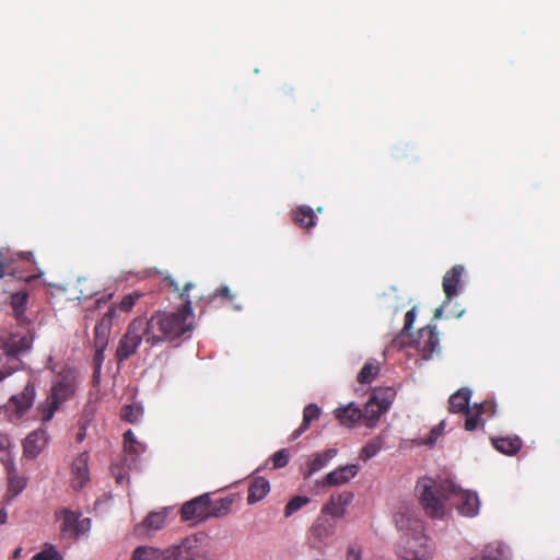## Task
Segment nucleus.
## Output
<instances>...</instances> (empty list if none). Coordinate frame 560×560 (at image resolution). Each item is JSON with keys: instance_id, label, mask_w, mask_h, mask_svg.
Returning a JSON list of instances; mask_svg holds the SVG:
<instances>
[{"instance_id": "13", "label": "nucleus", "mask_w": 560, "mask_h": 560, "mask_svg": "<svg viewBox=\"0 0 560 560\" xmlns=\"http://www.w3.org/2000/svg\"><path fill=\"white\" fill-rule=\"evenodd\" d=\"M354 494L351 491L332 494L320 511L334 520L340 518L346 514V508L352 502Z\"/></svg>"}, {"instance_id": "43", "label": "nucleus", "mask_w": 560, "mask_h": 560, "mask_svg": "<svg viewBox=\"0 0 560 560\" xmlns=\"http://www.w3.org/2000/svg\"><path fill=\"white\" fill-rule=\"evenodd\" d=\"M32 560H63V558L52 545H46L42 551L33 556Z\"/></svg>"}, {"instance_id": "20", "label": "nucleus", "mask_w": 560, "mask_h": 560, "mask_svg": "<svg viewBox=\"0 0 560 560\" xmlns=\"http://www.w3.org/2000/svg\"><path fill=\"white\" fill-rule=\"evenodd\" d=\"M489 412L490 415L494 413V405L491 402H481L475 405L469 411L465 412L466 419L464 423V428L466 431H474L480 424L483 425L485 421L481 419V415Z\"/></svg>"}, {"instance_id": "10", "label": "nucleus", "mask_w": 560, "mask_h": 560, "mask_svg": "<svg viewBox=\"0 0 560 560\" xmlns=\"http://www.w3.org/2000/svg\"><path fill=\"white\" fill-rule=\"evenodd\" d=\"M49 435L43 427L32 431L23 441V455L35 459L47 446Z\"/></svg>"}, {"instance_id": "53", "label": "nucleus", "mask_w": 560, "mask_h": 560, "mask_svg": "<svg viewBox=\"0 0 560 560\" xmlns=\"http://www.w3.org/2000/svg\"><path fill=\"white\" fill-rule=\"evenodd\" d=\"M10 446H11L10 438L4 433H0V450L7 451L10 448Z\"/></svg>"}, {"instance_id": "50", "label": "nucleus", "mask_w": 560, "mask_h": 560, "mask_svg": "<svg viewBox=\"0 0 560 560\" xmlns=\"http://www.w3.org/2000/svg\"><path fill=\"white\" fill-rule=\"evenodd\" d=\"M90 525H91L90 518H83V520L79 518L78 537L80 535L84 534L85 532H88L90 529Z\"/></svg>"}, {"instance_id": "29", "label": "nucleus", "mask_w": 560, "mask_h": 560, "mask_svg": "<svg viewBox=\"0 0 560 560\" xmlns=\"http://www.w3.org/2000/svg\"><path fill=\"white\" fill-rule=\"evenodd\" d=\"M7 474H8L7 495L10 499H13L24 490V488L26 487L27 480L25 477L20 476L16 472V469L14 468L12 463L7 467Z\"/></svg>"}, {"instance_id": "14", "label": "nucleus", "mask_w": 560, "mask_h": 560, "mask_svg": "<svg viewBox=\"0 0 560 560\" xmlns=\"http://www.w3.org/2000/svg\"><path fill=\"white\" fill-rule=\"evenodd\" d=\"M359 472L357 464L339 466L335 470L328 472L320 481L323 487H338L349 482Z\"/></svg>"}, {"instance_id": "33", "label": "nucleus", "mask_w": 560, "mask_h": 560, "mask_svg": "<svg viewBox=\"0 0 560 560\" xmlns=\"http://www.w3.org/2000/svg\"><path fill=\"white\" fill-rule=\"evenodd\" d=\"M481 555L483 560H506L509 558V550L504 544L494 541L487 545L482 549Z\"/></svg>"}, {"instance_id": "34", "label": "nucleus", "mask_w": 560, "mask_h": 560, "mask_svg": "<svg viewBox=\"0 0 560 560\" xmlns=\"http://www.w3.org/2000/svg\"><path fill=\"white\" fill-rule=\"evenodd\" d=\"M233 501L234 500L232 497H225V498L219 499L217 501H212L210 499L209 516L210 517H222V516L228 515L231 512Z\"/></svg>"}, {"instance_id": "48", "label": "nucleus", "mask_w": 560, "mask_h": 560, "mask_svg": "<svg viewBox=\"0 0 560 560\" xmlns=\"http://www.w3.org/2000/svg\"><path fill=\"white\" fill-rule=\"evenodd\" d=\"M106 348H95V354H94V358H93V363H94V376H98L100 372H101V369H102V364L104 362V351H105Z\"/></svg>"}, {"instance_id": "11", "label": "nucleus", "mask_w": 560, "mask_h": 560, "mask_svg": "<svg viewBox=\"0 0 560 560\" xmlns=\"http://www.w3.org/2000/svg\"><path fill=\"white\" fill-rule=\"evenodd\" d=\"M36 389L33 382H27L23 390L9 399V406L14 409L18 418L23 417L33 406Z\"/></svg>"}, {"instance_id": "19", "label": "nucleus", "mask_w": 560, "mask_h": 560, "mask_svg": "<svg viewBox=\"0 0 560 560\" xmlns=\"http://www.w3.org/2000/svg\"><path fill=\"white\" fill-rule=\"evenodd\" d=\"M336 525V520L329 517L326 514H323L320 511V514L311 527V534L317 540L325 541L335 534Z\"/></svg>"}, {"instance_id": "16", "label": "nucleus", "mask_w": 560, "mask_h": 560, "mask_svg": "<svg viewBox=\"0 0 560 560\" xmlns=\"http://www.w3.org/2000/svg\"><path fill=\"white\" fill-rule=\"evenodd\" d=\"M337 448H327L312 454L308 457L306 468L303 471L304 479H308L312 475L326 467L328 463L337 456Z\"/></svg>"}, {"instance_id": "39", "label": "nucleus", "mask_w": 560, "mask_h": 560, "mask_svg": "<svg viewBox=\"0 0 560 560\" xmlns=\"http://www.w3.org/2000/svg\"><path fill=\"white\" fill-rule=\"evenodd\" d=\"M124 447L129 454L139 455L144 451V446L136 440V436L131 430H128L124 434Z\"/></svg>"}, {"instance_id": "38", "label": "nucleus", "mask_w": 560, "mask_h": 560, "mask_svg": "<svg viewBox=\"0 0 560 560\" xmlns=\"http://www.w3.org/2000/svg\"><path fill=\"white\" fill-rule=\"evenodd\" d=\"M142 296L143 294L137 291L128 293L122 296L118 304L112 305L110 307H116V313L118 311L122 313H129L133 308L136 302Z\"/></svg>"}, {"instance_id": "49", "label": "nucleus", "mask_w": 560, "mask_h": 560, "mask_svg": "<svg viewBox=\"0 0 560 560\" xmlns=\"http://www.w3.org/2000/svg\"><path fill=\"white\" fill-rule=\"evenodd\" d=\"M163 282L166 287L172 289L174 292H178L180 294L184 291V288L180 290L178 282L171 276H166L163 279Z\"/></svg>"}, {"instance_id": "46", "label": "nucleus", "mask_w": 560, "mask_h": 560, "mask_svg": "<svg viewBox=\"0 0 560 560\" xmlns=\"http://www.w3.org/2000/svg\"><path fill=\"white\" fill-rule=\"evenodd\" d=\"M271 460H272V465H273V468H282L284 466L288 465L289 463V453L287 450H280V451H277L272 457H271Z\"/></svg>"}, {"instance_id": "23", "label": "nucleus", "mask_w": 560, "mask_h": 560, "mask_svg": "<svg viewBox=\"0 0 560 560\" xmlns=\"http://www.w3.org/2000/svg\"><path fill=\"white\" fill-rule=\"evenodd\" d=\"M471 397V390L467 387L459 388L456 393L451 395L448 399V410L453 413H465L471 408L469 407V400Z\"/></svg>"}, {"instance_id": "2", "label": "nucleus", "mask_w": 560, "mask_h": 560, "mask_svg": "<svg viewBox=\"0 0 560 560\" xmlns=\"http://www.w3.org/2000/svg\"><path fill=\"white\" fill-rule=\"evenodd\" d=\"M396 527L402 533L398 556L401 560H431L432 548L424 535V525L416 512L402 505L394 515Z\"/></svg>"}, {"instance_id": "27", "label": "nucleus", "mask_w": 560, "mask_h": 560, "mask_svg": "<svg viewBox=\"0 0 560 560\" xmlns=\"http://www.w3.org/2000/svg\"><path fill=\"white\" fill-rule=\"evenodd\" d=\"M322 413L320 408L316 404H308L303 410L302 423L290 435V441L299 439L308 428L312 421L317 420Z\"/></svg>"}, {"instance_id": "17", "label": "nucleus", "mask_w": 560, "mask_h": 560, "mask_svg": "<svg viewBox=\"0 0 560 560\" xmlns=\"http://www.w3.org/2000/svg\"><path fill=\"white\" fill-rule=\"evenodd\" d=\"M453 499L458 500L457 510L464 516H475L479 510V499L475 492L464 491L456 487Z\"/></svg>"}, {"instance_id": "12", "label": "nucleus", "mask_w": 560, "mask_h": 560, "mask_svg": "<svg viewBox=\"0 0 560 560\" xmlns=\"http://www.w3.org/2000/svg\"><path fill=\"white\" fill-rule=\"evenodd\" d=\"M116 317V307H109L94 328V348H107L112 331L113 319Z\"/></svg>"}, {"instance_id": "42", "label": "nucleus", "mask_w": 560, "mask_h": 560, "mask_svg": "<svg viewBox=\"0 0 560 560\" xmlns=\"http://www.w3.org/2000/svg\"><path fill=\"white\" fill-rule=\"evenodd\" d=\"M120 415L122 420L136 423L142 415V409L138 405H126L122 407Z\"/></svg>"}, {"instance_id": "36", "label": "nucleus", "mask_w": 560, "mask_h": 560, "mask_svg": "<svg viewBox=\"0 0 560 560\" xmlns=\"http://www.w3.org/2000/svg\"><path fill=\"white\" fill-rule=\"evenodd\" d=\"M5 276H11L15 279H20L26 282L32 281L37 278V276H26L24 277L20 270L14 266L12 260L1 259L0 258V278H4Z\"/></svg>"}, {"instance_id": "3", "label": "nucleus", "mask_w": 560, "mask_h": 560, "mask_svg": "<svg viewBox=\"0 0 560 560\" xmlns=\"http://www.w3.org/2000/svg\"><path fill=\"white\" fill-rule=\"evenodd\" d=\"M419 503L430 518H444L448 512V502L453 500L456 485L448 479L420 478L415 488Z\"/></svg>"}, {"instance_id": "24", "label": "nucleus", "mask_w": 560, "mask_h": 560, "mask_svg": "<svg viewBox=\"0 0 560 560\" xmlns=\"http://www.w3.org/2000/svg\"><path fill=\"white\" fill-rule=\"evenodd\" d=\"M335 415L339 422L348 428L354 427L363 418V411L352 402L336 409Z\"/></svg>"}, {"instance_id": "35", "label": "nucleus", "mask_w": 560, "mask_h": 560, "mask_svg": "<svg viewBox=\"0 0 560 560\" xmlns=\"http://www.w3.org/2000/svg\"><path fill=\"white\" fill-rule=\"evenodd\" d=\"M385 445L384 438L382 435H378L369 442L365 443V445L361 448L360 452V459L363 462H366L374 457Z\"/></svg>"}, {"instance_id": "56", "label": "nucleus", "mask_w": 560, "mask_h": 560, "mask_svg": "<svg viewBox=\"0 0 560 560\" xmlns=\"http://www.w3.org/2000/svg\"><path fill=\"white\" fill-rule=\"evenodd\" d=\"M442 314H443V307L441 306V307H439V308H436V310H435L434 318H435V319H436V318H440V317L442 316Z\"/></svg>"}, {"instance_id": "44", "label": "nucleus", "mask_w": 560, "mask_h": 560, "mask_svg": "<svg viewBox=\"0 0 560 560\" xmlns=\"http://www.w3.org/2000/svg\"><path fill=\"white\" fill-rule=\"evenodd\" d=\"M94 415H95V410H94L93 406H91V405L84 406V408L78 419L77 428L88 430L89 425L91 424V422L94 419Z\"/></svg>"}, {"instance_id": "58", "label": "nucleus", "mask_w": 560, "mask_h": 560, "mask_svg": "<svg viewBox=\"0 0 560 560\" xmlns=\"http://www.w3.org/2000/svg\"><path fill=\"white\" fill-rule=\"evenodd\" d=\"M32 256V253H24L22 257L28 260Z\"/></svg>"}, {"instance_id": "55", "label": "nucleus", "mask_w": 560, "mask_h": 560, "mask_svg": "<svg viewBox=\"0 0 560 560\" xmlns=\"http://www.w3.org/2000/svg\"><path fill=\"white\" fill-rule=\"evenodd\" d=\"M8 518V513L4 509L0 510V525L4 524Z\"/></svg>"}, {"instance_id": "21", "label": "nucleus", "mask_w": 560, "mask_h": 560, "mask_svg": "<svg viewBox=\"0 0 560 560\" xmlns=\"http://www.w3.org/2000/svg\"><path fill=\"white\" fill-rule=\"evenodd\" d=\"M56 517L61 522L60 532L69 538L78 537L79 514L68 509L56 512Z\"/></svg>"}, {"instance_id": "52", "label": "nucleus", "mask_w": 560, "mask_h": 560, "mask_svg": "<svg viewBox=\"0 0 560 560\" xmlns=\"http://www.w3.org/2000/svg\"><path fill=\"white\" fill-rule=\"evenodd\" d=\"M214 296H222L228 300H232L233 295L231 294V291L228 287H221L215 290Z\"/></svg>"}, {"instance_id": "9", "label": "nucleus", "mask_w": 560, "mask_h": 560, "mask_svg": "<svg viewBox=\"0 0 560 560\" xmlns=\"http://www.w3.org/2000/svg\"><path fill=\"white\" fill-rule=\"evenodd\" d=\"M202 540V536L194 534L185 537L178 545L166 548L167 560H180L188 557L198 559V547Z\"/></svg>"}, {"instance_id": "18", "label": "nucleus", "mask_w": 560, "mask_h": 560, "mask_svg": "<svg viewBox=\"0 0 560 560\" xmlns=\"http://www.w3.org/2000/svg\"><path fill=\"white\" fill-rule=\"evenodd\" d=\"M465 268L462 265H455L443 276L442 287L446 303L458 295V285L464 275Z\"/></svg>"}, {"instance_id": "31", "label": "nucleus", "mask_w": 560, "mask_h": 560, "mask_svg": "<svg viewBox=\"0 0 560 560\" xmlns=\"http://www.w3.org/2000/svg\"><path fill=\"white\" fill-rule=\"evenodd\" d=\"M61 406V404L56 401L49 395L46 397L44 401L39 402V405L37 406V415L42 424L49 422L54 418L56 411H58Z\"/></svg>"}, {"instance_id": "45", "label": "nucleus", "mask_w": 560, "mask_h": 560, "mask_svg": "<svg viewBox=\"0 0 560 560\" xmlns=\"http://www.w3.org/2000/svg\"><path fill=\"white\" fill-rule=\"evenodd\" d=\"M9 358L5 355H0V382H2L8 376L12 375L18 370L15 369V365L10 364L8 362Z\"/></svg>"}, {"instance_id": "15", "label": "nucleus", "mask_w": 560, "mask_h": 560, "mask_svg": "<svg viewBox=\"0 0 560 560\" xmlns=\"http://www.w3.org/2000/svg\"><path fill=\"white\" fill-rule=\"evenodd\" d=\"M89 453L79 454L72 462V487L77 490L82 489L90 480L89 474Z\"/></svg>"}, {"instance_id": "8", "label": "nucleus", "mask_w": 560, "mask_h": 560, "mask_svg": "<svg viewBox=\"0 0 560 560\" xmlns=\"http://www.w3.org/2000/svg\"><path fill=\"white\" fill-rule=\"evenodd\" d=\"M412 346L421 353L423 360L432 359L440 346L436 326L428 325L419 329L417 338L412 340Z\"/></svg>"}, {"instance_id": "25", "label": "nucleus", "mask_w": 560, "mask_h": 560, "mask_svg": "<svg viewBox=\"0 0 560 560\" xmlns=\"http://www.w3.org/2000/svg\"><path fill=\"white\" fill-rule=\"evenodd\" d=\"M492 446L500 453L512 456L522 448V440L518 436L491 438Z\"/></svg>"}, {"instance_id": "47", "label": "nucleus", "mask_w": 560, "mask_h": 560, "mask_svg": "<svg viewBox=\"0 0 560 560\" xmlns=\"http://www.w3.org/2000/svg\"><path fill=\"white\" fill-rule=\"evenodd\" d=\"M416 320V307H412L409 310L405 315V325L402 327V330L400 332V337L409 336V331L412 328V325Z\"/></svg>"}, {"instance_id": "1", "label": "nucleus", "mask_w": 560, "mask_h": 560, "mask_svg": "<svg viewBox=\"0 0 560 560\" xmlns=\"http://www.w3.org/2000/svg\"><path fill=\"white\" fill-rule=\"evenodd\" d=\"M194 283L184 284L180 293L182 306L176 311H158L147 319L149 329V345L155 346L163 341H173L190 334L194 329V313L188 292Z\"/></svg>"}, {"instance_id": "26", "label": "nucleus", "mask_w": 560, "mask_h": 560, "mask_svg": "<svg viewBox=\"0 0 560 560\" xmlns=\"http://www.w3.org/2000/svg\"><path fill=\"white\" fill-rule=\"evenodd\" d=\"M270 491L269 481L264 477H255L248 486L247 503L255 504L261 501Z\"/></svg>"}, {"instance_id": "60", "label": "nucleus", "mask_w": 560, "mask_h": 560, "mask_svg": "<svg viewBox=\"0 0 560 560\" xmlns=\"http://www.w3.org/2000/svg\"><path fill=\"white\" fill-rule=\"evenodd\" d=\"M121 481V476L117 477V482Z\"/></svg>"}, {"instance_id": "51", "label": "nucleus", "mask_w": 560, "mask_h": 560, "mask_svg": "<svg viewBox=\"0 0 560 560\" xmlns=\"http://www.w3.org/2000/svg\"><path fill=\"white\" fill-rule=\"evenodd\" d=\"M445 428V421H441L436 427H434L432 430H431V436H430V440H436L438 436H440L442 434V431L444 430Z\"/></svg>"}, {"instance_id": "6", "label": "nucleus", "mask_w": 560, "mask_h": 560, "mask_svg": "<svg viewBox=\"0 0 560 560\" xmlns=\"http://www.w3.org/2000/svg\"><path fill=\"white\" fill-rule=\"evenodd\" d=\"M77 388V372L65 368L57 374L48 395L62 405L74 396Z\"/></svg>"}, {"instance_id": "22", "label": "nucleus", "mask_w": 560, "mask_h": 560, "mask_svg": "<svg viewBox=\"0 0 560 560\" xmlns=\"http://www.w3.org/2000/svg\"><path fill=\"white\" fill-rule=\"evenodd\" d=\"M27 301L28 293L26 291H18L10 296V305L20 326L30 325L25 316Z\"/></svg>"}, {"instance_id": "40", "label": "nucleus", "mask_w": 560, "mask_h": 560, "mask_svg": "<svg viewBox=\"0 0 560 560\" xmlns=\"http://www.w3.org/2000/svg\"><path fill=\"white\" fill-rule=\"evenodd\" d=\"M395 392L393 388H380L374 390L372 396H380L377 399V406L381 407V409L387 411L393 402V399L395 397Z\"/></svg>"}, {"instance_id": "32", "label": "nucleus", "mask_w": 560, "mask_h": 560, "mask_svg": "<svg viewBox=\"0 0 560 560\" xmlns=\"http://www.w3.org/2000/svg\"><path fill=\"white\" fill-rule=\"evenodd\" d=\"M167 514L168 509L151 512L143 520L141 526L148 530H160L165 526Z\"/></svg>"}, {"instance_id": "7", "label": "nucleus", "mask_w": 560, "mask_h": 560, "mask_svg": "<svg viewBox=\"0 0 560 560\" xmlns=\"http://www.w3.org/2000/svg\"><path fill=\"white\" fill-rule=\"evenodd\" d=\"M209 504H210V493H203L198 495L186 503H184L180 508V517L182 521L188 522L194 521L196 523L203 522L209 516Z\"/></svg>"}, {"instance_id": "5", "label": "nucleus", "mask_w": 560, "mask_h": 560, "mask_svg": "<svg viewBox=\"0 0 560 560\" xmlns=\"http://www.w3.org/2000/svg\"><path fill=\"white\" fill-rule=\"evenodd\" d=\"M142 339L149 343V329L147 319L137 317L129 324L127 331L119 340L116 349V359L120 363L129 359L138 350Z\"/></svg>"}, {"instance_id": "59", "label": "nucleus", "mask_w": 560, "mask_h": 560, "mask_svg": "<svg viewBox=\"0 0 560 560\" xmlns=\"http://www.w3.org/2000/svg\"><path fill=\"white\" fill-rule=\"evenodd\" d=\"M182 560H198V559L195 558V557H188V558H185V559H182Z\"/></svg>"}, {"instance_id": "41", "label": "nucleus", "mask_w": 560, "mask_h": 560, "mask_svg": "<svg viewBox=\"0 0 560 560\" xmlns=\"http://www.w3.org/2000/svg\"><path fill=\"white\" fill-rule=\"evenodd\" d=\"M310 498L306 495L293 497L284 508V516L290 517L292 514L298 512L300 509L310 503Z\"/></svg>"}, {"instance_id": "30", "label": "nucleus", "mask_w": 560, "mask_h": 560, "mask_svg": "<svg viewBox=\"0 0 560 560\" xmlns=\"http://www.w3.org/2000/svg\"><path fill=\"white\" fill-rule=\"evenodd\" d=\"M380 396H371L368 400L364 410H363V420L364 424L368 428L375 427L376 422L378 421L380 417L386 412L385 410L381 409L380 406H377V399Z\"/></svg>"}, {"instance_id": "28", "label": "nucleus", "mask_w": 560, "mask_h": 560, "mask_svg": "<svg viewBox=\"0 0 560 560\" xmlns=\"http://www.w3.org/2000/svg\"><path fill=\"white\" fill-rule=\"evenodd\" d=\"M292 221L295 225L310 230L316 224L314 211L308 206H299L291 213Z\"/></svg>"}, {"instance_id": "37", "label": "nucleus", "mask_w": 560, "mask_h": 560, "mask_svg": "<svg viewBox=\"0 0 560 560\" xmlns=\"http://www.w3.org/2000/svg\"><path fill=\"white\" fill-rule=\"evenodd\" d=\"M378 372H380L378 363L369 361L361 369L360 373L358 374L357 380L361 384H370L374 381V378L376 377Z\"/></svg>"}, {"instance_id": "57", "label": "nucleus", "mask_w": 560, "mask_h": 560, "mask_svg": "<svg viewBox=\"0 0 560 560\" xmlns=\"http://www.w3.org/2000/svg\"><path fill=\"white\" fill-rule=\"evenodd\" d=\"M469 560H483V556L482 555H478V556H475V557L470 558Z\"/></svg>"}, {"instance_id": "4", "label": "nucleus", "mask_w": 560, "mask_h": 560, "mask_svg": "<svg viewBox=\"0 0 560 560\" xmlns=\"http://www.w3.org/2000/svg\"><path fill=\"white\" fill-rule=\"evenodd\" d=\"M27 326H20L21 329L7 331L0 336L1 349L3 351L0 355L8 357V362L15 365L16 370L21 366L19 355L28 351L33 343L34 336Z\"/></svg>"}, {"instance_id": "54", "label": "nucleus", "mask_w": 560, "mask_h": 560, "mask_svg": "<svg viewBox=\"0 0 560 560\" xmlns=\"http://www.w3.org/2000/svg\"><path fill=\"white\" fill-rule=\"evenodd\" d=\"M86 436V430L84 429H78V432L75 433V440L78 443H81L84 441Z\"/></svg>"}]
</instances>
